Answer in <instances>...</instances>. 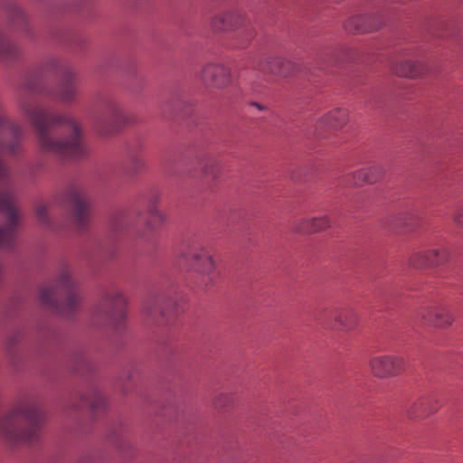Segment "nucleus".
Returning a JSON list of instances; mask_svg holds the SVG:
<instances>
[{
    "instance_id": "1",
    "label": "nucleus",
    "mask_w": 463,
    "mask_h": 463,
    "mask_svg": "<svg viewBox=\"0 0 463 463\" xmlns=\"http://www.w3.org/2000/svg\"><path fill=\"white\" fill-rule=\"evenodd\" d=\"M21 109L34 128L39 146L61 158L80 157L85 154L77 122L65 115L51 114L34 100L21 102Z\"/></svg>"
},
{
    "instance_id": "2",
    "label": "nucleus",
    "mask_w": 463,
    "mask_h": 463,
    "mask_svg": "<svg viewBox=\"0 0 463 463\" xmlns=\"http://www.w3.org/2000/svg\"><path fill=\"white\" fill-rule=\"evenodd\" d=\"M43 419L34 399H22L0 419V438L12 447L33 443L38 436Z\"/></svg>"
},
{
    "instance_id": "3",
    "label": "nucleus",
    "mask_w": 463,
    "mask_h": 463,
    "mask_svg": "<svg viewBox=\"0 0 463 463\" xmlns=\"http://www.w3.org/2000/svg\"><path fill=\"white\" fill-rule=\"evenodd\" d=\"M40 300L46 307L70 317L76 311L80 302L78 283L70 270L61 271L53 287H43L40 291Z\"/></svg>"
},
{
    "instance_id": "4",
    "label": "nucleus",
    "mask_w": 463,
    "mask_h": 463,
    "mask_svg": "<svg viewBox=\"0 0 463 463\" xmlns=\"http://www.w3.org/2000/svg\"><path fill=\"white\" fill-rule=\"evenodd\" d=\"M14 194L8 185L0 189V248L13 247L19 224V214L14 205Z\"/></svg>"
},
{
    "instance_id": "5",
    "label": "nucleus",
    "mask_w": 463,
    "mask_h": 463,
    "mask_svg": "<svg viewBox=\"0 0 463 463\" xmlns=\"http://www.w3.org/2000/svg\"><path fill=\"white\" fill-rule=\"evenodd\" d=\"M126 299L117 289L107 292L96 310V316L103 317L109 325L118 326L124 320Z\"/></svg>"
},
{
    "instance_id": "6",
    "label": "nucleus",
    "mask_w": 463,
    "mask_h": 463,
    "mask_svg": "<svg viewBox=\"0 0 463 463\" xmlns=\"http://www.w3.org/2000/svg\"><path fill=\"white\" fill-rule=\"evenodd\" d=\"M192 269L202 276V283L206 287L213 286L218 279L217 270L212 255L202 247L191 249L189 251Z\"/></svg>"
},
{
    "instance_id": "7",
    "label": "nucleus",
    "mask_w": 463,
    "mask_h": 463,
    "mask_svg": "<svg viewBox=\"0 0 463 463\" xmlns=\"http://www.w3.org/2000/svg\"><path fill=\"white\" fill-rule=\"evenodd\" d=\"M67 201L72 221L79 230H83L89 218V202L85 192L72 186L67 192Z\"/></svg>"
},
{
    "instance_id": "8",
    "label": "nucleus",
    "mask_w": 463,
    "mask_h": 463,
    "mask_svg": "<svg viewBox=\"0 0 463 463\" xmlns=\"http://www.w3.org/2000/svg\"><path fill=\"white\" fill-rule=\"evenodd\" d=\"M413 319L420 325L445 328L453 323L454 317L446 307L427 306L416 309Z\"/></svg>"
},
{
    "instance_id": "9",
    "label": "nucleus",
    "mask_w": 463,
    "mask_h": 463,
    "mask_svg": "<svg viewBox=\"0 0 463 463\" xmlns=\"http://www.w3.org/2000/svg\"><path fill=\"white\" fill-rule=\"evenodd\" d=\"M404 364L402 357L391 354L375 356L370 361L373 374L382 379L401 374Z\"/></svg>"
},
{
    "instance_id": "10",
    "label": "nucleus",
    "mask_w": 463,
    "mask_h": 463,
    "mask_svg": "<svg viewBox=\"0 0 463 463\" xmlns=\"http://www.w3.org/2000/svg\"><path fill=\"white\" fill-rule=\"evenodd\" d=\"M200 80L207 87L223 89L232 82L231 70L220 63H207L199 74Z\"/></svg>"
},
{
    "instance_id": "11",
    "label": "nucleus",
    "mask_w": 463,
    "mask_h": 463,
    "mask_svg": "<svg viewBox=\"0 0 463 463\" xmlns=\"http://www.w3.org/2000/svg\"><path fill=\"white\" fill-rule=\"evenodd\" d=\"M252 66L260 72L282 77H288L295 71V65L281 57H260L252 61Z\"/></svg>"
},
{
    "instance_id": "12",
    "label": "nucleus",
    "mask_w": 463,
    "mask_h": 463,
    "mask_svg": "<svg viewBox=\"0 0 463 463\" xmlns=\"http://www.w3.org/2000/svg\"><path fill=\"white\" fill-rule=\"evenodd\" d=\"M212 27L216 32L236 30L245 27L244 31L249 37H252L250 27L247 24L244 15L238 10L224 12L214 16L212 20Z\"/></svg>"
},
{
    "instance_id": "13",
    "label": "nucleus",
    "mask_w": 463,
    "mask_h": 463,
    "mask_svg": "<svg viewBox=\"0 0 463 463\" xmlns=\"http://www.w3.org/2000/svg\"><path fill=\"white\" fill-rule=\"evenodd\" d=\"M383 24L384 19L383 15L376 14L373 15L352 16L345 23L344 26L348 33H364L378 30Z\"/></svg>"
},
{
    "instance_id": "14",
    "label": "nucleus",
    "mask_w": 463,
    "mask_h": 463,
    "mask_svg": "<svg viewBox=\"0 0 463 463\" xmlns=\"http://www.w3.org/2000/svg\"><path fill=\"white\" fill-rule=\"evenodd\" d=\"M447 258L448 252L445 249L419 250L411 256L410 264L415 268H423L430 265L441 264L447 260Z\"/></svg>"
},
{
    "instance_id": "15",
    "label": "nucleus",
    "mask_w": 463,
    "mask_h": 463,
    "mask_svg": "<svg viewBox=\"0 0 463 463\" xmlns=\"http://www.w3.org/2000/svg\"><path fill=\"white\" fill-rule=\"evenodd\" d=\"M76 76L69 69L62 71L61 79L59 82L56 95L60 101L70 103L75 100L77 96Z\"/></svg>"
},
{
    "instance_id": "16",
    "label": "nucleus",
    "mask_w": 463,
    "mask_h": 463,
    "mask_svg": "<svg viewBox=\"0 0 463 463\" xmlns=\"http://www.w3.org/2000/svg\"><path fill=\"white\" fill-rule=\"evenodd\" d=\"M408 413L411 417H426L438 410L436 401L432 396L420 397L408 405Z\"/></svg>"
},
{
    "instance_id": "17",
    "label": "nucleus",
    "mask_w": 463,
    "mask_h": 463,
    "mask_svg": "<svg viewBox=\"0 0 463 463\" xmlns=\"http://www.w3.org/2000/svg\"><path fill=\"white\" fill-rule=\"evenodd\" d=\"M123 110L119 104L114 100H109L105 103L104 109L101 112L99 123L100 125H110L118 127L123 121Z\"/></svg>"
},
{
    "instance_id": "18",
    "label": "nucleus",
    "mask_w": 463,
    "mask_h": 463,
    "mask_svg": "<svg viewBox=\"0 0 463 463\" xmlns=\"http://www.w3.org/2000/svg\"><path fill=\"white\" fill-rule=\"evenodd\" d=\"M170 304L165 303L163 298H156L149 299L144 306V313L146 317L155 323L161 325V321L167 315L166 306Z\"/></svg>"
},
{
    "instance_id": "19",
    "label": "nucleus",
    "mask_w": 463,
    "mask_h": 463,
    "mask_svg": "<svg viewBox=\"0 0 463 463\" xmlns=\"http://www.w3.org/2000/svg\"><path fill=\"white\" fill-rule=\"evenodd\" d=\"M330 226V221L327 217H317L298 221L294 224V229L298 232L311 233L322 231Z\"/></svg>"
},
{
    "instance_id": "20",
    "label": "nucleus",
    "mask_w": 463,
    "mask_h": 463,
    "mask_svg": "<svg viewBox=\"0 0 463 463\" xmlns=\"http://www.w3.org/2000/svg\"><path fill=\"white\" fill-rule=\"evenodd\" d=\"M383 175L382 166L373 165L370 166L353 175L352 184L354 185H361L364 183H374Z\"/></svg>"
},
{
    "instance_id": "21",
    "label": "nucleus",
    "mask_w": 463,
    "mask_h": 463,
    "mask_svg": "<svg viewBox=\"0 0 463 463\" xmlns=\"http://www.w3.org/2000/svg\"><path fill=\"white\" fill-rule=\"evenodd\" d=\"M333 316L341 330L349 331L357 325L358 316L351 308L338 310Z\"/></svg>"
},
{
    "instance_id": "22",
    "label": "nucleus",
    "mask_w": 463,
    "mask_h": 463,
    "mask_svg": "<svg viewBox=\"0 0 463 463\" xmlns=\"http://www.w3.org/2000/svg\"><path fill=\"white\" fill-rule=\"evenodd\" d=\"M19 52L18 46L0 32V61H13L18 57Z\"/></svg>"
},
{
    "instance_id": "23",
    "label": "nucleus",
    "mask_w": 463,
    "mask_h": 463,
    "mask_svg": "<svg viewBox=\"0 0 463 463\" xmlns=\"http://www.w3.org/2000/svg\"><path fill=\"white\" fill-rule=\"evenodd\" d=\"M392 71L400 77L416 78L421 74L422 67L411 61H405L394 65Z\"/></svg>"
},
{
    "instance_id": "24",
    "label": "nucleus",
    "mask_w": 463,
    "mask_h": 463,
    "mask_svg": "<svg viewBox=\"0 0 463 463\" xmlns=\"http://www.w3.org/2000/svg\"><path fill=\"white\" fill-rule=\"evenodd\" d=\"M348 119V112L345 109H335L330 111L322 120L331 128H337L343 127Z\"/></svg>"
},
{
    "instance_id": "25",
    "label": "nucleus",
    "mask_w": 463,
    "mask_h": 463,
    "mask_svg": "<svg viewBox=\"0 0 463 463\" xmlns=\"http://www.w3.org/2000/svg\"><path fill=\"white\" fill-rule=\"evenodd\" d=\"M164 221L165 216L161 212L157 211L156 208L149 210V220L147 222V227L150 230H156Z\"/></svg>"
},
{
    "instance_id": "26",
    "label": "nucleus",
    "mask_w": 463,
    "mask_h": 463,
    "mask_svg": "<svg viewBox=\"0 0 463 463\" xmlns=\"http://www.w3.org/2000/svg\"><path fill=\"white\" fill-rule=\"evenodd\" d=\"M128 167L133 174L140 173L146 168V161L141 156L134 155L130 158Z\"/></svg>"
},
{
    "instance_id": "27",
    "label": "nucleus",
    "mask_w": 463,
    "mask_h": 463,
    "mask_svg": "<svg viewBox=\"0 0 463 463\" xmlns=\"http://www.w3.org/2000/svg\"><path fill=\"white\" fill-rule=\"evenodd\" d=\"M36 215L42 225L52 228V222L48 215V211L45 205L38 204L36 206Z\"/></svg>"
},
{
    "instance_id": "28",
    "label": "nucleus",
    "mask_w": 463,
    "mask_h": 463,
    "mask_svg": "<svg viewBox=\"0 0 463 463\" xmlns=\"http://www.w3.org/2000/svg\"><path fill=\"white\" fill-rule=\"evenodd\" d=\"M10 18L14 24L24 25L26 24V16L23 9L18 6H14L10 11Z\"/></svg>"
},
{
    "instance_id": "29",
    "label": "nucleus",
    "mask_w": 463,
    "mask_h": 463,
    "mask_svg": "<svg viewBox=\"0 0 463 463\" xmlns=\"http://www.w3.org/2000/svg\"><path fill=\"white\" fill-rule=\"evenodd\" d=\"M93 410L103 409L106 406V399L100 392H95L92 399L88 402Z\"/></svg>"
},
{
    "instance_id": "30",
    "label": "nucleus",
    "mask_w": 463,
    "mask_h": 463,
    "mask_svg": "<svg viewBox=\"0 0 463 463\" xmlns=\"http://www.w3.org/2000/svg\"><path fill=\"white\" fill-rule=\"evenodd\" d=\"M230 396L226 393L219 394L214 400V406L216 408H223L230 402Z\"/></svg>"
},
{
    "instance_id": "31",
    "label": "nucleus",
    "mask_w": 463,
    "mask_h": 463,
    "mask_svg": "<svg viewBox=\"0 0 463 463\" xmlns=\"http://www.w3.org/2000/svg\"><path fill=\"white\" fill-rule=\"evenodd\" d=\"M454 222L463 227V207L458 209L453 215Z\"/></svg>"
},
{
    "instance_id": "32",
    "label": "nucleus",
    "mask_w": 463,
    "mask_h": 463,
    "mask_svg": "<svg viewBox=\"0 0 463 463\" xmlns=\"http://www.w3.org/2000/svg\"><path fill=\"white\" fill-rule=\"evenodd\" d=\"M124 224H125V221L120 219V220L114 222L112 225L116 231H119L123 228Z\"/></svg>"
},
{
    "instance_id": "33",
    "label": "nucleus",
    "mask_w": 463,
    "mask_h": 463,
    "mask_svg": "<svg viewBox=\"0 0 463 463\" xmlns=\"http://www.w3.org/2000/svg\"><path fill=\"white\" fill-rule=\"evenodd\" d=\"M250 106L257 108L260 111L267 110L266 106H264L260 103L255 102V101L251 102Z\"/></svg>"
},
{
    "instance_id": "34",
    "label": "nucleus",
    "mask_w": 463,
    "mask_h": 463,
    "mask_svg": "<svg viewBox=\"0 0 463 463\" xmlns=\"http://www.w3.org/2000/svg\"><path fill=\"white\" fill-rule=\"evenodd\" d=\"M204 171H205L206 175L211 174V175H213V177L215 178V175L213 173V169H212V168L207 166Z\"/></svg>"
}]
</instances>
